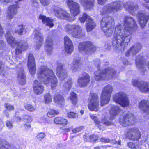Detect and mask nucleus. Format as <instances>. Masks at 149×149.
<instances>
[{"label":"nucleus","mask_w":149,"mask_h":149,"mask_svg":"<svg viewBox=\"0 0 149 149\" xmlns=\"http://www.w3.org/2000/svg\"><path fill=\"white\" fill-rule=\"evenodd\" d=\"M90 116L91 118L94 120L96 124L99 125H97V126L99 128L100 130H104L103 127L100 125V121H98L97 119L96 116L94 115H90Z\"/></svg>","instance_id":"nucleus-43"},{"label":"nucleus","mask_w":149,"mask_h":149,"mask_svg":"<svg viewBox=\"0 0 149 149\" xmlns=\"http://www.w3.org/2000/svg\"><path fill=\"white\" fill-rule=\"evenodd\" d=\"M107 0H98V3L101 5L104 4Z\"/></svg>","instance_id":"nucleus-60"},{"label":"nucleus","mask_w":149,"mask_h":149,"mask_svg":"<svg viewBox=\"0 0 149 149\" xmlns=\"http://www.w3.org/2000/svg\"><path fill=\"white\" fill-rule=\"evenodd\" d=\"M33 88L35 93L37 95H39L42 93L44 90L43 86L40 85L37 80H35L34 81V86Z\"/></svg>","instance_id":"nucleus-30"},{"label":"nucleus","mask_w":149,"mask_h":149,"mask_svg":"<svg viewBox=\"0 0 149 149\" xmlns=\"http://www.w3.org/2000/svg\"><path fill=\"white\" fill-rule=\"evenodd\" d=\"M95 26V23L94 22L91 18L88 20H87L86 23V27L87 32L91 31L94 28Z\"/></svg>","instance_id":"nucleus-34"},{"label":"nucleus","mask_w":149,"mask_h":149,"mask_svg":"<svg viewBox=\"0 0 149 149\" xmlns=\"http://www.w3.org/2000/svg\"><path fill=\"white\" fill-rule=\"evenodd\" d=\"M139 107L143 111L149 113V103L148 100H141L139 103Z\"/></svg>","instance_id":"nucleus-29"},{"label":"nucleus","mask_w":149,"mask_h":149,"mask_svg":"<svg viewBox=\"0 0 149 149\" xmlns=\"http://www.w3.org/2000/svg\"><path fill=\"white\" fill-rule=\"evenodd\" d=\"M135 62L136 66L142 72H144L146 70L145 68V61L142 56H137L136 58Z\"/></svg>","instance_id":"nucleus-26"},{"label":"nucleus","mask_w":149,"mask_h":149,"mask_svg":"<svg viewBox=\"0 0 149 149\" xmlns=\"http://www.w3.org/2000/svg\"><path fill=\"white\" fill-rule=\"evenodd\" d=\"M100 140L101 141L105 143L111 142L110 140L109 139L105 138H101Z\"/></svg>","instance_id":"nucleus-57"},{"label":"nucleus","mask_w":149,"mask_h":149,"mask_svg":"<svg viewBox=\"0 0 149 149\" xmlns=\"http://www.w3.org/2000/svg\"><path fill=\"white\" fill-rule=\"evenodd\" d=\"M67 116L69 118H76L78 116V114L74 112H70L67 113Z\"/></svg>","instance_id":"nucleus-49"},{"label":"nucleus","mask_w":149,"mask_h":149,"mask_svg":"<svg viewBox=\"0 0 149 149\" xmlns=\"http://www.w3.org/2000/svg\"><path fill=\"white\" fill-rule=\"evenodd\" d=\"M52 97L49 93L45 94L44 96V100L46 103H48L52 101Z\"/></svg>","instance_id":"nucleus-45"},{"label":"nucleus","mask_w":149,"mask_h":149,"mask_svg":"<svg viewBox=\"0 0 149 149\" xmlns=\"http://www.w3.org/2000/svg\"><path fill=\"white\" fill-rule=\"evenodd\" d=\"M138 14L139 23L141 28H144L149 19V15L140 13H138Z\"/></svg>","instance_id":"nucleus-21"},{"label":"nucleus","mask_w":149,"mask_h":149,"mask_svg":"<svg viewBox=\"0 0 149 149\" xmlns=\"http://www.w3.org/2000/svg\"><path fill=\"white\" fill-rule=\"evenodd\" d=\"M99 101L97 95L95 93H92L89 103L88 105L89 110L91 111H97L99 109Z\"/></svg>","instance_id":"nucleus-12"},{"label":"nucleus","mask_w":149,"mask_h":149,"mask_svg":"<svg viewBox=\"0 0 149 149\" xmlns=\"http://www.w3.org/2000/svg\"><path fill=\"white\" fill-rule=\"evenodd\" d=\"M15 147L12 145L5 142L2 143L0 141V149H14Z\"/></svg>","instance_id":"nucleus-39"},{"label":"nucleus","mask_w":149,"mask_h":149,"mask_svg":"<svg viewBox=\"0 0 149 149\" xmlns=\"http://www.w3.org/2000/svg\"><path fill=\"white\" fill-rule=\"evenodd\" d=\"M23 117L25 122H30L32 120L31 117L28 115H24L23 116Z\"/></svg>","instance_id":"nucleus-52"},{"label":"nucleus","mask_w":149,"mask_h":149,"mask_svg":"<svg viewBox=\"0 0 149 149\" xmlns=\"http://www.w3.org/2000/svg\"><path fill=\"white\" fill-rule=\"evenodd\" d=\"M113 120H111L110 118L109 120L107 117H105L104 118L101 120V123L103 124L106 126H110L113 124L112 121Z\"/></svg>","instance_id":"nucleus-42"},{"label":"nucleus","mask_w":149,"mask_h":149,"mask_svg":"<svg viewBox=\"0 0 149 149\" xmlns=\"http://www.w3.org/2000/svg\"><path fill=\"white\" fill-rule=\"evenodd\" d=\"M4 46V41L2 40H0V49H3Z\"/></svg>","instance_id":"nucleus-61"},{"label":"nucleus","mask_w":149,"mask_h":149,"mask_svg":"<svg viewBox=\"0 0 149 149\" xmlns=\"http://www.w3.org/2000/svg\"><path fill=\"white\" fill-rule=\"evenodd\" d=\"M128 147L133 149H138V147L137 146H135L133 143L130 142L128 143Z\"/></svg>","instance_id":"nucleus-53"},{"label":"nucleus","mask_w":149,"mask_h":149,"mask_svg":"<svg viewBox=\"0 0 149 149\" xmlns=\"http://www.w3.org/2000/svg\"><path fill=\"white\" fill-rule=\"evenodd\" d=\"M124 24L116 26L114 32L112 45L116 52L121 53L130 42L133 32L137 28L135 21L131 17L126 15Z\"/></svg>","instance_id":"nucleus-1"},{"label":"nucleus","mask_w":149,"mask_h":149,"mask_svg":"<svg viewBox=\"0 0 149 149\" xmlns=\"http://www.w3.org/2000/svg\"><path fill=\"white\" fill-rule=\"evenodd\" d=\"M120 123L124 126L134 125L135 123V119L132 114H126L120 118Z\"/></svg>","instance_id":"nucleus-13"},{"label":"nucleus","mask_w":149,"mask_h":149,"mask_svg":"<svg viewBox=\"0 0 149 149\" xmlns=\"http://www.w3.org/2000/svg\"><path fill=\"white\" fill-rule=\"evenodd\" d=\"M45 136V134L43 132L40 133L38 134L37 136V139L39 141H41Z\"/></svg>","instance_id":"nucleus-51"},{"label":"nucleus","mask_w":149,"mask_h":149,"mask_svg":"<svg viewBox=\"0 0 149 149\" xmlns=\"http://www.w3.org/2000/svg\"><path fill=\"white\" fill-rule=\"evenodd\" d=\"M70 98L72 104L75 105L77 102V97L76 94L74 92H72L71 93Z\"/></svg>","instance_id":"nucleus-44"},{"label":"nucleus","mask_w":149,"mask_h":149,"mask_svg":"<svg viewBox=\"0 0 149 149\" xmlns=\"http://www.w3.org/2000/svg\"><path fill=\"white\" fill-rule=\"evenodd\" d=\"M13 0H0L1 2H3L6 3H10L12 2Z\"/></svg>","instance_id":"nucleus-63"},{"label":"nucleus","mask_w":149,"mask_h":149,"mask_svg":"<svg viewBox=\"0 0 149 149\" xmlns=\"http://www.w3.org/2000/svg\"><path fill=\"white\" fill-rule=\"evenodd\" d=\"M28 66L31 74L32 75L34 74L36 69L33 56H28Z\"/></svg>","instance_id":"nucleus-24"},{"label":"nucleus","mask_w":149,"mask_h":149,"mask_svg":"<svg viewBox=\"0 0 149 149\" xmlns=\"http://www.w3.org/2000/svg\"><path fill=\"white\" fill-rule=\"evenodd\" d=\"M5 36L8 43L13 48L16 46L15 53L16 55L21 54L22 51L25 50L28 48V45L26 43H23L22 42H17L11 35L10 32L8 31L6 32Z\"/></svg>","instance_id":"nucleus-4"},{"label":"nucleus","mask_w":149,"mask_h":149,"mask_svg":"<svg viewBox=\"0 0 149 149\" xmlns=\"http://www.w3.org/2000/svg\"><path fill=\"white\" fill-rule=\"evenodd\" d=\"M81 65V62L79 60L74 61L72 67L73 71L75 72L76 71L80 68Z\"/></svg>","instance_id":"nucleus-41"},{"label":"nucleus","mask_w":149,"mask_h":149,"mask_svg":"<svg viewBox=\"0 0 149 149\" xmlns=\"http://www.w3.org/2000/svg\"><path fill=\"white\" fill-rule=\"evenodd\" d=\"M120 4L119 1H116L110 3L103 7L100 11V14L103 15L112 12H116L120 9Z\"/></svg>","instance_id":"nucleus-7"},{"label":"nucleus","mask_w":149,"mask_h":149,"mask_svg":"<svg viewBox=\"0 0 149 149\" xmlns=\"http://www.w3.org/2000/svg\"><path fill=\"white\" fill-rule=\"evenodd\" d=\"M112 91V87L110 85H107L104 88L101 96L100 104L101 107L108 103Z\"/></svg>","instance_id":"nucleus-9"},{"label":"nucleus","mask_w":149,"mask_h":149,"mask_svg":"<svg viewBox=\"0 0 149 149\" xmlns=\"http://www.w3.org/2000/svg\"><path fill=\"white\" fill-rule=\"evenodd\" d=\"M53 42L52 38L50 36H49L47 37L45 42V50L49 54V55H51L53 49Z\"/></svg>","instance_id":"nucleus-25"},{"label":"nucleus","mask_w":149,"mask_h":149,"mask_svg":"<svg viewBox=\"0 0 149 149\" xmlns=\"http://www.w3.org/2000/svg\"><path fill=\"white\" fill-rule=\"evenodd\" d=\"M78 49L80 52H83L87 54L95 52V47L90 41H84L80 42L78 45Z\"/></svg>","instance_id":"nucleus-10"},{"label":"nucleus","mask_w":149,"mask_h":149,"mask_svg":"<svg viewBox=\"0 0 149 149\" xmlns=\"http://www.w3.org/2000/svg\"><path fill=\"white\" fill-rule=\"evenodd\" d=\"M79 2L85 9L90 10L93 6L94 0H80Z\"/></svg>","instance_id":"nucleus-31"},{"label":"nucleus","mask_w":149,"mask_h":149,"mask_svg":"<svg viewBox=\"0 0 149 149\" xmlns=\"http://www.w3.org/2000/svg\"><path fill=\"white\" fill-rule=\"evenodd\" d=\"M82 129L81 127H76L72 130V131L73 133H77L80 131Z\"/></svg>","instance_id":"nucleus-55"},{"label":"nucleus","mask_w":149,"mask_h":149,"mask_svg":"<svg viewBox=\"0 0 149 149\" xmlns=\"http://www.w3.org/2000/svg\"><path fill=\"white\" fill-rule=\"evenodd\" d=\"M4 106L8 110H13L14 109L13 106L9 105L8 103L5 104Z\"/></svg>","instance_id":"nucleus-54"},{"label":"nucleus","mask_w":149,"mask_h":149,"mask_svg":"<svg viewBox=\"0 0 149 149\" xmlns=\"http://www.w3.org/2000/svg\"><path fill=\"white\" fill-rule=\"evenodd\" d=\"M56 71L57 74L60 80H62L67 77V74L66 70L63 68L61 64H58Z\"/></svg>","instance_id":"nucleus-23"},{"label":"nucleus","mask_w":149,"mask_h":149,"mask_svg":"<svg viewBox=\"0 0 149 149\" xmlns=\"http://www.w3.org/2000/svg\"><path fill=\"white\" fill-rule=\"evenodd\" d=\"M24 107L26 109L30 111H33L36 109L35 107L30 104H26Z\"/></svg>","instance_id":"nucleus-48"},{"label":"nucleus","mask_w":149,"mask_h":149,"mask_svg":"<svg viewBox=\"0 0 149 149\" xmlns=\"http://www.w3.org/2000/svg\"><path fill=\"white\" fill-rule=\"evenodd\" d=\"M64 43L66 52L68 54H71L73 50V46L71 40L67 36L64 38Z\"/></svg>","instance_id":"nucleus-22"},{"label":"nucleus","mask_w":149,"mask_h":149,"mask_svg":"<svg viewBox=\"0 0 149 149\" xmlns=\"http://www.w3.org/2000/svg\"><path fill=\"white\" fill-rule=\"evenodd\" d=\"M89 137H88V135H84L83 137V139L85 141H88L89 140Z\"/></svg>","instance_id":"nucleus-62"},{"label":"nucleus","mask_w":149,"mask_h":149,"mask_svg":"<svg viewBox=\"0 0 149 149\" xmlns=\"http://www.w3.org/2000/svg\"><path fill=\"white\" fill-rule=\"evenodd\" d=\"M132 84L133 86H137L139 90L143 92H149V84L147 83H141L136 80H132Z\"/></svg>","instance_id":"nucleus-18"},{"label":"nucleus","mask_w":149,"mask_h":149,"mask_svg":"<svg viewBox=\"0 0 149 149\" xmlns=\"http://www.w3.org/2000/svg\"><path fill=\"white\" fill-rule=\"evenodd\" d=\"M37 74L39 81L41 83L45 84L50 83L52 89H55L57 85L58 80L53 71L45 66H41Z\"/></svg>","instance_id":"nucleus-2"},{"label":"nucleus","mask_w":149,"mask_h":149,"mask_svg":"<svg viewBox=\"0 0 149 149\" xmlns=\"http://www.w3.org/2000/svg\"><path fill=\"white\" fill-rule=\"evenodd\" d=\"M51 9L53 10L55 16L61 19H65L69 22L74 21L75 19L74 17L71 16L69 13L58 6L53 5Z\"/></svg>","instance_id":"nucleus-6"},{"label":"nucleus","mask_w":149,"mask_h":149,"mask_svg":"<svg viewBox=\"0 0 149 149\" xmlns=\"http://www.w3.org/2000/svg\"><path fill=\"white\" fill-rule=\"evenodd\" d=\"M41 3L44 5H48L50 3V0H41Z\"/></svg>","instance_id":"nucleus-56"},{"label":"nucleus","mask_w":149,"mask_h":149,"mask_svg":"<svg viewBox=\"0 0 149 149\" xmlns=\"http://www.w3.org/2000/svg\"><path fill=\"white\" fill-rule=\"evenodd\" d=\"M58 112L56 110H51L49 111L47 114V116L49 117H53L55 114H58Z\"/></svg>","instance_id":"nucleus-47"},{"label":"nucleus","mask_w":149,"mask_h":149,"mask_svg":"<svg viewBox=\"0 0 149 149\" xmlns=\"http://www.w3.org/2000/svg\"><path fill=\"white\" fill-rule=\"evenodd\" d=\"M91 17L88 15L86 13H84L82 15H80L79 18V19L81 23H84L86 21L88 20Z\"/></svg>","instance_id":"nucleus-40"},{"label":"nucleus","mask_w":149,"mask_h":149,"mask_svg":"<svg viewBox=\"0 0 149 149\" xmlns=\"http://www.w3.org/2000/svg\"><path fill=\"white\" fill-rule=\"evenodd\" d=\"M18 29L15 31V33L21 35L23 33L24 31L25 33H26L27 31L25 26H24L23 24H21L18 25Z\"/></svg>","instance_id":"nucleus-37"},{"label":"nucleus","mask_w":149,"mask_h":149,"mask_svg":"<svg viewBox=\"0 0 149 149\" xmlns=\"http://www.w3.org/2000/svg\"><path fill=\"white\" fill-rule=\"evenodd\" d=\"M73 127L71 126L68 128H65L64 129L63 131L65 133L68 132L70 131L73 129Z\"/></svg>","instance_id":"nucleus-59"},{"label":"nucleus","mask_w":149,"mask_h":149,"mask_svg":"<svg viewBox=\"0 0 149 149\" xmlns=\"http://www.w3.org/2000/svg\"><path fill=\"white\" fill-rule=\"evenodd\" d=\"M67 3L73 16H76L80 13V6L78 3L73 0H67Z\"/></svg>","instance_id":"nucleus-14"},{"label":"nucleus","mask_w":149,"mask_h":149,"mask_svg":"<svg viewBox=\"0 0 149 149\" xmlns=\"http://www.w3.org/2000/svg\"><path fill=\"white\" fill-rule=\"evenodd\" d=\"M117 76L116 71L112 68H109L102 71L98 70L95 73L94 78L96 81L115 79Z\"/></svg>","instance_id":"nucleus-5"},{"label":"nucleus","mask_w":149,"mask_h":149,"mask_svg":"<svg viewBox=\"0 0 149 149\" xmlns=\"http://www.w3.org/2000/svg\"><path fill=\"white\" fill-rule=\"evenodd\" d=\"M39 19L42 20L44 24H46V25L50 27H52L54 25L53 23L54 20L50 17H47L46 16L40 14L38 18Z\"/></svg>","instance_id":"nucleus-27"},{"label":"nucleus","mask_w":149,"mask_h":149,"mask_svg":"<svg viewBox=\"0 0 149 149\" xmlns=\"http://www.w3.org/2000/svg\"><path fill=\"white\" fill-rule=\"evenodd\" d=\"M90 141L91 142H93L95 141L98 140L99 137L94 135H92L89 136Z\"/></svg>","instance_id":"nucleus-50"},{"label":"nucleus","mask_w":149,"mask_h":149,"mask_svg":"<svg viewBox=\"0 0 149 149\" xmlns=\"http://www.w3.org/2000/svg\"><path fill=\"white\" fill-rule=\"evenodd\" d=\"M65 30L68 34H71L75 38H79L82 35L81 28L78 25H68Z\"/></svg>","instance_id":"nucleus-8"},{"label":"nucleus","mask_w":149,"mask_h":149,"mask_svg":"<svg viewBox=\"0 0 149 149\" xmlns=\"http://www.w3.org/2000/svg\"><path fill=\"white\" fill-rule=\"evenodd\" d=\"M7 67L0 61V75L6 77L8 75Z\"/></svg>","instance_id":"nucleus-35"},{"label":"nucleus","mask_w":149,"mask_h":149,"mask_svg":"<svg viewBox=\"0 0 149 149\" xmlns=\"http://www.w3.org/2000/svg\"><path fill=\"white\" fill-rule=\"evenodd\" d=\"M127 135L129 139L138 141L141 137V134L138 129L133 127L128 130Z\"/></svg>","instance_id":"nucleus-15"},{"label":"nucleus","mask_w":149,"mask_h":149,"mask_svg":"<svg viewBox=\"0 0 149 149\" xmlns=\"http://www.w3.org/2000/svg\"><path fill=\"white\" fill-rule=\"evenodd\" d=\"M31 1L34 6H36L38 5V3L37 0H31Z\"/></svg>","instance_id":"nucleus-64"},{"label":"nucleus","mask_w":149,"mask_h":149,"mask_svg":"<svg viewBox=\"0 0 149 149\" xmlns=\"http://www.w3.org/2000/svg\"><path fill=\"white\" fill-rule=\"evenodd\" d=\"M35 36L36 40V48L39 49L40 48L43 43V38L42 34L39 32H38L35 30Z\"/></svg>","instance_id":"nucleus-28"},{"label":"nucleus","mask_w":149,"mask_h":149,"mask_svg":"<svg viewBox=\"0 0 149 149\" xmlns=\"http://www.w3.org/2000/svg\"><path fill=\"white\" fill-rule=\"evenodd\" d=\"M54 100L56 103L60 105H63L64 102L63 97L58 93H56L54 97Z\"/></svg>","instance_id":"nucleus-33"},{"label":"nucleus","mask_w":149,"mask_h":149,"mask_svg":"<svg viewBox=\"0 0 149 149\" xmlns=\"http://www.w3.org/2000/svg\"><path fill=\"white\" fill-rule=\"evenodd\" d=\"M90 81L89 75L87 73L84 72L81 76L79 77L77 80L78 85L81 87H85L87 86Z\"/></svg>","instance_id":"nucleus-17"},{"label":"nucleus","mask_w":149,"mask_h":149,"mask_svg":"<svg viewBox=\"0 0 149 149\" xmlns=\"http://www.w3.org/2000/svg\"><path fill=\"white\" fill-rule=\"evenodd\" d=\"M102 30L105 35L107 37L111 36L113 33L114 22L111 16L105 15L103 17L101 22Z\"/></svg>","instance_id":"nucleus-3"},{"label":"nucleus","mask_w":149,"mask_h":149,"mask_svg":"<svg viewBox=\"0 0 149 149\" xmlns=\"http://www.w3.org/2000/svg\"><path fill=\"white\" fill-rule=\"evenodd\" d=\"M114 101L122 107H125L129 105V101L126 95L122 92L116 93L113 97Z\"/></svg>","instance_id":"nucleus-11"},{"label":"nucleus","mask_w":149,"mask_h":149,"mask_svg":"<svg viewBox=\"0 0 149 149\" xmlns=\"http://www.w3.org/2000/svg\"><path fill=\"white\" fill-rule=\"evenodd\" d=\"M141 46L140 43H137L131 47L125 53L126 56L136 55L141 49Z\"/></svg>","instance_id":"nucleus-20"},{"label":"nucleus","mask_w":149,"mask_h":149,"mask_svg":"<svg viewBox=\"0 0 149 149\" xmlns=\"http://www.w3.org/2000/svg\"><path fill=\"white\" fill-rule=\"evenodd\" d=\"M124 6L125 9L132 15H134L135 11L138 8V6L133 3L129 1L125 3Z\"/></svg>","instance_id":"nucleus-19"},{"label":"nucleus","mask_w":149,"mask_h":149,"mask_svg":"<svg viewBox=\"0 0 149 149\" xmlns=\"http://www.w3.org/2000/svg\"><path fill=\"white\" fill-rule=\"evenodd\" d=\"M6 125L7 127L10 129L13 126L11 122L9 120H7L6 121Z\"/></svg>","instance_id":"nucleus-58"},{"label":"nucleus","mask_w":149,"mask_h":149,"mask_svg":"<svg viewBox=\"0 0 149 149\" xmlns=\"http://www.w3.org/2000/svg\"><path fill=\"white\" fill-rule=\"evenodd\" d=\"M18 81L20 84L23 85L26 83V77L23 71L19 72L17 75Z\"/></svg>","instance_id":"nucleus-36"},{"label":"nucleus","mask_w":149,"mask_h":149,"mask_svg":"<svg viewBox=\"0 0 149 149\" xmlns=\"http://www.w3.org/2000/svg\"><path fill=\"white\" fill-rule=\"evenodd\" d=\"M54 122L56 124H62L66 125L68 123L67 120L61 117H57L54 120Z\"/></svg>","instance_id":"nucleus-38"},{"label":"nucleus","mask_w":149,"mask_h":149,"mask_svg":"<svg viewBox=\"0 0 149 149\" xmlns=\"http://www.w3.org/2000/svg\"><path fill=\"white\" fill-rule=\"evenodd\" d=\"M72 84V81L70 80H69L65 83L63 85L64 88L67 90H69L71 87Z\"/></svg>","instance_id":"nucleus-46"},{"label":"nucleus","mask_w":149,"mask_h":149,"mask_svg":"<svg viewBox=\"0 0 149 149\" xmlns=\"http://www.w3.org/2000/svg\"><path fill=\"white\" fill-rule=\"evenodd\" d=\"M15 4H13L9 6L8 8L7 17L8 19H12L13 16L17 13L18 8H19L18 4V2L15 1Z\"/></svg>","instance_id":"nucleus-16"},{"label":"nucleus","mask_w":149,"mask_h":149,"mask_svg":"<svg viewBox=\"0 0 149 149\" xmlns=\"http://www.w3.org/2000/svg\"><path fill=\"white\" fill-rule=\"evenodd\" d=\"M121 110L118 106H114L112 107L109 111L110 120H113L115 116L118 114Z\"/></svg>","instance_id":"nucleus-32"}]
</instances>
